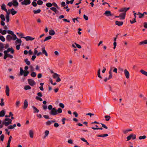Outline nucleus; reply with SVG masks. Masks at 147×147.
Wrapping results in <instances>:
<instances>
[{
    "label": "nucleus",
    "mask_w": 147,
    "mask_h": 147,
    "mask_svg": "<svg viewBox=\"0 0 147 147\" xmlns=\"http://www.w3.org/2000/svg\"><path fill=\"white\" fill-rule=\"evenodd\" d=\"M12 121L11 119L6 118L3 121V124H4L5 126H8L11 123Z\"/></svg>",
    "instance_id": "nucleus-1"
},
{
    "label": "nucleus",
    "mask_w": 147,
    "mask_h": 147,
    "mask_svg": "<svg viewBox=\"0 0 147 147\" xmlns=\"http://www.w3.org/2000/svg\"><path fill=\"white\" fill-rule=\"evenodd\" d=\"M29 72L28 71H24L21 67L20 68V74L21 75H23V74L24 73V77H26L29 74Z\"/></svg>",
    "instance_id": "nucleus-2"
},
{
    "label": "nucleus",
    "mask_w": 147,
    "mask_h": 147,
    "mask_svg": "<svg viewBox=\"0 0 147 147\" xmlns=\"http://www.w3.org/2000/svg\"><path fill=\"white\" fill-rule=\"evenodd\" d=\"M136 135L132 134H130L129 136H127L126 138L127 141L129 140L132 139L133 140H134L136 138Z\"/></svg>",
    "instance_id": "nucleus-3"
},
{
    "label": "nucleus",
    "mask_w": 147,
    "mask_h": 147,
    "mask_svg": "<svg viewBox=\"0 0 147 147\" xmlns=\"http://www.w3.org/2000/svg\"><path fill=\"white\" fill-rule=\"evenodd\" d=\"M59 76L60 75H59L56 73H54L53 75V77L54 78H57L56 80V81L57 82H59L61 81V80L59 77Z\"/></svg>",
    "instance_id": "nucleus-4"
},
{
    "label": "nucleus",
    "mask_w": 147,
    "mask_h": 147,
    "mask_svg": "<svg viewBox=\"0 0 147 147\" xmlns=\"http://www.w3.org/2000/svg\"><path fill=\"white\" fill-rule=\"evenodd\" d=\"M124 74L127 79H129L130 77V74L128 71L126 69H125L123 70Z\"/></svg>",
    "instance_id": "nucleus-5"
},
{
    "label": "nucleus",
    "mask_w": 147,
    "mask_h": 147,
    "mask_svg": "<svg viewBox=\"0 0 147 147\" xmlns=\"http://www.w3.org/2000/svg\"><path fill=\"white\" fill-rule=\"evenodd\" d=\"M50 114L53 115H55L58 114V113L56 109L54 108L51 110Z\"/></svg>",
    "instance_id": "nucleus-6"
},
{
    "label": "nucleus",
    "mask_w": 147,
    "mask_h": 147,
    "mask_svg": "<svg viewBox=\"0 0 147 147\" xmlns=\"http://www.w3.org/2000/svg\"><path fill=\"white\" fill-rule=\"evenodd\" d=\"M28 84L31 86H33L36 84L35 82L32 79H28Z\"/></svg>",
    "instance_id": "nucleus-7"
},
{
    "label": "nucleus",
    "mask_w": 147,
    "mask_h": 147,
    "mask_svg": "<svg viewBox=\"0 0 147 147\" xmlns=\"http://www.w3.org/2000/svg\"><path fill=\"white\" fill-rule=\"evenodd\" d=\"M126 15L125 13H121L119 16H115V18H120V20L124 19L125 18V17Z\"/></svg>",
    "instance_id": "nucleus-8"
},
{
    "label": "nucleus",
    "mask_w": 147,
    "mask_h": 147,
    "mask_svg": "<svg viewBox=\"0 0 147 147\" xmlns=\"http://www.w3.org/2000/svg\"><path fill=\"white\" fill-rule=\"evenodd\" d=\"M31 3L30 0H24L21 3L22 5H27L30 4Z\"/></svg>",
    "instance_id": "nucleus-9"
},
{
    "label": "nucleus",
    "mask_w": 147,
    "mask_h": 147,
    "mask_svg": "<svg viewBox=\"0 0 147 147\" xmlns=\"http://www.w3.org/2000/svg\"><path fill=\"white\" fill-rule=\"evenodd\" d=\"M129 9V7L126 8L125 7L122 8L120 9L119 11L120 12H124L126 13V12Z\"/></svg>",
    "instance_id": "nucleus-10"
},
{
    "label": "nucleus",
    "mask_w": 147,
    "mask_h": 147,
    "mask_svg": "<svg viewBox=\"0 0 147 147\" xmlns=\"http://www.w3.org/2000/svg\"><path fill=\"white\" fill-rule=\"evenodd\" d=\"M24 38L25 39L26 41H28L29 40H32L35 39L34 38H32V37L30 36H27L24 37Z\"/></svg>",
    "instance_id": "nucleus-11"
},
{
    "label": "nucleus",
    "mask_w": 147,
    "mask_h": 147,
    "mask_svg": "<svg viewBox=\"0 0 147 147\" xmlns=\"http://www.w3.org/2000/svg\"><path fill=\"white\" fill-rule=\"evenodd\" d=\"M49 133V131L47 130L45 131L44 132L45 135L43 137V138L44 139H45L46 138V137L48 136Z\"/></svg>",
    "instance_id": "nucleus-12"
},
{
    "label": "nucleus",
    "mask_w": 147,
    "mask_h": 147,
    "mask_svg": "<svg viewBox=\"0 0 147 147\" xmlns=\"http://www.w3.org/2000/svg\"><path fill=\"white\" fill-rule=\"evenodd\" d=\"M104 14L105 15L107 16H112L111 12L110 11L108 10L106 11Z\"/></svg>",
    "instance_id": "nucleus-13"
},
{
    "label": "nucleus",
    "mask_w": 147,
    "mask_h": 147,
    "mask_svg": "<svg viewBox=\"0 0 147 147\" xmlns=\"http://www.w3.org/2000/svg\"><path fill=\"white\" fill-rule=\"evenodd\" d=\"M8 11H10L12 15H14L17 13V11H15L14 9L12 8L11 9H9L8 10Z\"/></svg>",
    "instance_id": "nucleus-14"
},
{
    "label": "nucleus",
    "mask_w": 147,
    "mask_h": 147,
    "mask_svg": "<svg viewBox=\"0 0 147 147\" xmlns=\"http://www.w3.org/2000/svg\"><path fill=\"white\" fill-rule=\"evenodd\" d=\"M10 12H8L7 13V14L5 16V18L6 20V21L7 23L9 21V14Z\"/></svg>",
    "instance_id": "nucleus-15"
},
{
    "label": "nucleus",
    "mask_w": 147,
    "mask_h": 147,
    "mask_svg": "<svg viewBox=\"0 0 147 147\" xmlns=\"http://www.w3.org/2000/svg\"><path fill=\"white\" fill-rule=\"evenodd\" d=\"M9 88L8 86L7 85L6 86V90H5V92L6 93V95L7 96H9Z\"/></svg>",
    "instance_id": "nucleus-16"
},
{
    "label": "nucleus",
    "mask_w": 147,
    "mask_h": 147,
    "mask_svg": "<svg viewBox=\"0 0 147 147\" xmlns=\"http://www.w3.org/2000/svg\"><path fill=\"white\" fill-rule=\"evenodd\" d=\"M140 72L142 74L147 77V72L144 70L143 69H141L140 71Z\"/></svg>",
    "instance_id": "nucleus-17"
},
{
    "label": "nucleus",
    "mask_w": 147,
    "mask_h": 147,
    "mask_svg": "<svg viewBox=\"0 0 147 147\" xmlns=\"http://www.w3.org/2000/svg\"><path fill=\"white\" fill-rule=\"evenodd\" d=\"M29 134L30 137L31 138H33L34 137V132L32 130H30L29 131Z\"/></svg>",
    "instance_id": "nucleus-18"
},
{
    "label": "nucleus",
    "mask_w": 147,
    "mask_h": 147,
    "mask_svg": "<svg viewBox=\"0 0 147 147\" xmlns=\"http://www.w3.org/2000/svg\"><path fill=\"white\" fill-rule=\"evenodd\" d=\"M1 9L2 10H4L6 13L8 12L7 9L5 8V5L4 4H3L1 6Z\"/></svg>",
    "instance_id": "nucleus-19"
},
{
    "label": "nucleus",
    "mask_w": 147,
    "mask_h": 147,
    "mask_svg": "<svg viewBox=\"0 0 147 147\" xmlns=\"http://www.w3.org/2000/svg\"><path fill=\"white\" fill-rule=\"evenodd\" d=\"M115 24L118 26H121L123 24V22L116 21H115Z\"/></svg>",
    "instance_id": "nucleus-20"
},
{
    "label": "nucleus",
    "mask_w": 147,
    "mask_h": 147,
    "mask_svg": "<svg viewBox=\"0 0 147 147\" xmlns=\"http://www.w3.org/2000/svg\"><path fill=\"white\" fill-rule=\"evenodd\" d=\"M55 122V121H49L46 122V124L47 125H50L51 123Z\"/></svg>",
    "instance_id": "nucleus-21"
},
{
    "label": "nucleus",
    "mask_w": 147,
    "mask_h": 147,
    "mask_svg": "<svg viewBox=\"0 0 147 147\" xmlns=\"http://www.w3.org/2000/svg\"><path fill=\"white\" fill-rule=\"evenodd\" d=\"M146 44H147V40H146L142 41L140 42L139 43L140 45Z\"/></svg>",
    "instance_id": "nucleus-22"
},
{
    "label": "nucleus",
    "mask_w": 147,
    "mask_h": 147,
    "mask_svg": "<svg viewBox=\"0 0 147 147\" xmlns=\"http://www.w3.org/2000/svg\"><path fill=\"white\" fill-rule=\"evenodd\" d=\"M42 53H44L45 55H46V56H47L48 54L47 51L45 50V48L44 47L42 48Z\"/></svg>",
    "instance_id": "nucleus-23"
},
{
    "label": "nucleus",
    "mask_w": 147,
    "mask_h": 147,
    "mask_svg": "<svg viewBox=\"0 0 147 147\" xmlns=\"http://www.w3.org/2000/svg\"><path fill=\"white\" fill-rule=\"evenodd\" d=\"M8 52H9L10 51H11V54H13L14 53V50L12 48H8L7 50H6Z\"/></svg>",
    "instance_id": "nucleus-24"
},
{
    "label": "nucleus",
    "mask_w": 147,
    "mask_h": 147,
    "mask_svg": "<svg viewBox=\"0 0 147 147\" xmlns=\"http://www.w3.org/2000/svg\"><path fill=\"white\" fill-rule=\"evenodd\" d=\"M132 131V130L130 129H125V130H124L123 131V132L124 134H127L130 131Z\"/></svg>",
    "instance_id": "nucleus-25"
},
{
    "label": "nucleus",
    "mask_w": 147,
    "mask_h": 147,
    "mask_svg": "<svg viewBox=\"0 0 147 147\" xmlns=\"http://www.w3.org/2000/svg\"><path fill=\"white\" fill-rule=\"evenodd\" d=\"M49 34L51 35H54L55 34V32L53 30H50Z\"/></svg>",
    "instance_id": "nucleus-26"
},
{
    "label": "nucleus",
    "mask_w": 147,
    "mask_h": 147,
    "mask_svg": "<svg viewBox=\"0 0 147 147\" xmlns=\"http://www.w3.org/2000/svg\"><path fill=\"white\" fill-rule=\"evenodd\" d=\"M32 107L34 110V113H38L39 112V110L38 109H37L35 107L33 106H32Z\"/></svg>",
    "instance_id": "nucleus-27"
},
{
    "label": "nucleus",
    "mask_w": 147,
    "mask_h": 147,
    "mask_svg": "<svg viewBox=\"0 0 147 147\" xmlns=\"http://www.w3.org/2000/svg\"><path fill=\"white\" fill-rule=\"evenodd\" d=\"M12 38V37L10 35H8L7 36L6 39L8 41H10Z\"/></svg>",
    "instance_id": "nucleus-28"
},
{
    "label": "nucleus",
    "mask_w": 147,
    "mask_h": 147,
    "mask_svg": "<svg viewBox=\"0 0 147 147\" xmlns=\"http://www.w3.org/2000/svg\"><path fill=\"white\" fill-rule=\"evenodd\" d=\"M5 114V111L4 110H2L0 112V117H3Z\"/></svg>",
    "instance_id": "nucleus-29"
},
{
    "label": "nucleus",
    "mask_w": 147,
    "mask_h": 147,
    "mask_svg": "<svg viewBox=\"0 0 147 147\" xmlns=\"http://www.w3.org/2000/svg\"><path fill=\"white\" fill-rule=\"evenodd\" d=\"M137 15L139 16V18H142L144 16V14L140 12H138L137 14Z\"/></svg>",
    "instance_id": "nucleus-30"
},
{
    "label": "nucleus",
    "mask_w": 147,
    "mask_h": 147,
    "mask_svg": "<svg viewBox=\"0 0 147 147\" xmlns=\"http://www.w3.org/2000/svg\"><path fill=\"white\" fill-rule=\"evenodd\" d=\"M22 40L20 39H19L17 38L15 42V43L16 44L19 43L20 45H21V44L22 43Z\"/></svg>",
    "instance_id": "nucleus-31"
},
{
    "label": "nucleus",
    "mask_w": 147,
    "mask_h": 147,
    "mask_svg": "<svg viewBox=\"0 0 147 147\" xmlns=\"http://www.w3.org/2000/svg\"><path fill=\"white\" fill-rule=\"evenodd\" d=\"M52 38V37L51 36H49L45 38V39L44 40V42H45L47 41V40H50Z\"/></svg>",
    "instance_id": "nucleus-32"
},
{
    "label": "nucleus",
    "mask_w": 147,
    "mask_h": 147,
    "mask_svg": "<svg viewBox=\"0 0 147 147\" xmlns=\"http://www.w3.org/2000/svg\"><path fill=\"white\" fill-rule=\"evenodd\" d=\"M24 61L28 65H30V61L28 60V59L26 58L24 59Z\"/></svg>",
    "instance_id": "nucleus-33"
},
{
    "label": "nucleus",
    "mask_w": 147,
    "mask_h": 147,
    "mask_svg": "<svg viewBox=\"0 0 147 147\" xmlns=\"http://www.w3.org/2000/svg\"><path fill=\"white\" fill-rule=\"evenodd\" d=\"M28 106L27 102H24V109H26Z\"/></svg>",
    "instance_id": "nucleus-34"
},
{
    "label": "nucleus",
    "mask_w": 147,
    "mask_h": 147,
    "mask_svg": "<svg viewBox=\"0 0 147 147\" xmlns=\"http://www.w3.org/2000/svg\"><path fill=\"white\" fill-rule=\"evenodd\" d=\"M105 120L108 121L110 120L111 117L109 115H106L105 116Z\"/></svg>",
    "instance_id": "nucleus-35"
},
{
    "label": "nucleus",
    "mask_w": 147,
    "mask_h": 147,
    "mask_svg": "<svg viewBox=\"0 0 147 147\" xmlns=\"http://www.w3.org/2000/svg\"><path fill=\"white\" fill-rule=\"evenodd\" d=\"M100 69H98V72H97V75H98V77L99 78H100L101 79H102V78L100 75Z\"/></svg>",
    "instance_id": "nucleus-36"
},
{
    "label": "nucleus",
    "mask_w": 147,
    "mask_h": 147,
    "mask_svg": "<svg viewBox=\"0 0 147 147\" xmlns=\"http://www.w3.org/2000/svg\"><path fill=\"white\" fill-rule=\"evenodd\" d=\"M24 89L26 90H29L31 89V87L29 85H26L24 86Z\"/></svg>",
    "instance_id": "nucleus-37"
},
{
    "label": "nucleus",
    "mask_w": 147,
    "mask_h": 147,
    "mask_svg": "<svg viewBox=\"0 0 147 147\" xmlns=\"http://www.w3.org/2000/svg\"><path fill=\"white\" fill-rule=\"evenodd\" d=\"M41 11L40 9H38L37 10H34L33 12L34 14H36L40 13Z\"/></svg>",
    "instance_id": "nucleus-38"
},
{
    "label": "nucleus",
    "mask_w": 147,
    "mask_h": 147,
    "mask_svg": "<svg viewBox=\"0 0 147 147\" xmlns=\"http://www.w3.org/2000/svg\"><path fill=\"white\" fill-rule=\"evenodd\" d=\"M0 18L3 21H5V19L4 15L3 14H1L0 15Z\"/></svg>",
    "instance_id": "nucleus-39"
},
{
    "label": "nucleus",
    "mask_w": 147,
    "mask_h": 147,
    "mask_svg": "<svg viewBox=\"0 0 147 147\" xmlns=\"http://www.w3.org/2000/svg\"><path fill=\"white\" fill-rule=\"evenodd\" d=\"M46 6L48 7H51L52 6L53 4L50 3H48L46 4Z\"/></svg>",
    "instance_id": "nucleus-40"
},
{
    "label": "nucleus",
    "mask_w": 147,
    "mask_h": 147,
    "mask_svg": "<svg viewBox=\"0 0 147 147\" xmlns=\"http://www.w3.org/2000/svg\"><path fill=\"white\" fill-rule=\"evenodd\" d=\"M80 139L82 141L86 142V144L87 145H88L89 144V143H88V142H87V141L84 138H80Z\"/></svg>",
    "instance_id": "nucleus-41"
},
{
    "label": "nucleus",
    "mask_w": 147,
    "mask_h": 147,
    "mask_svg": "<svg viewBox=\"0 0 147 147\" xmlns=\"http://www.w3.org/2000/svg\"><path fill=\"white\" fill-rule=\"evenodd\" d=\"M12 138V137L11 136H10L9 137V139L7 144H10V143H11V141Z\"/></svg>",
    "instance_id": "nucleus-42"
},
{
    "label": "nucleus",
    "mask_w": 147,
    "mask_h": 147,
    "mask_svg": "<svg viewBox=\"0 0 147 147\" xmlns=\"http://www.w3.org/2000/svg\"><path fill=\"white\" fill-rule=\"evenodd\" d=\"M4 48V45L3 43H0V51L2 50Z\"/></svg>",
    "instance_id": "nucleus-43"
},
{
    "label": "nucleus",
    "mask_w": 147,
    "mask_h": 147,
    "mask_svg": "<svg viewBox=\"0 0 147 147\" xmlns=\"http://www.w3.org/2000/svg\"><path fill=\"white\" fill-rule=\"evenodd\" d=\"M31 76L32 77H35L36 76V74L34 72H32L31 74Z\"/></svg>",
    "instance_id": "nucleus-44"
},
{
    "label": "nucleus",
    "mask_w": 147,
    "mask_h": 147,
    "mask_svg": "<svg viewBox=\"0 0 147 147\" xmlns=\"http://www.w3.org/2000/svg\"><path fill=\"white\" fill-rule=\"evenodd\" d=\"M0 39L3 42H4L5 40V39L3 36L0 35Z\"/></svg>",
    "instance_id": "nucleus-45"
},
{
    "label": "nucleus",
    "mask_w": 147,
    "mask_h": 147,
    "mask_svg": "<svg viewBox=\"0 0 147 147\" xmlns=\"http://www.w3.org/2000/svg\"><path fill=\"white\" fill-rule=\"evenodd\" d=\"M50 9L52 10L53 11L55 12L56 13V12L57 10L54 7H51L50 8Z\"/></svg>",
    "instance_id": "nucleus-46"
},
{
    "label": "nucleus",
    "mask_w": 147,
    "mask_h": 147,
    "mask_svg": "<svg viewBox=\"0 0 147 147\" xmlns=\"http://www.w3.org/2000/svg\"><path fill=\"white\" fill-rule=\"evenodd\" d=\"M146 138V136H140L139 137V140L144 139Z\"/></svg>",
    "instance_id": "nucleus-47"
},
{
    "label": "nucleus",
    "mask_w": 147,
    "mask_h": 147,
    "mask_svg": "<svg viewBox=\"0 0 147 147\" xmlns=\"http://www.w3.org/2000/svg\"><path fill=\"white\" fill-rule=\"evenodd\" d=\"M36 1H35V0H34L32 3V5L34 7H36L37 5V3L36 2Z\"/></svg>",
    "instance_id": "nucleus-48"
},
{
    "label": "nucleus",
    "mask_w": 147,
    "mask_h": 147,
    "mask_svg": "<svg viewBox=\"0 0 147 147\" xmlns=\"http://www.w3.org/2000/svg\"><path fill=\"white\" fill-rule=\"evenodd\" d=\"M37 3L39 5H41L43 3V1L41 0H38L37 1Z\"/></svg>",
    "instance_id": "nucleus-49"
},
{
    "label": "nucleus",
    "mask_w": 147,
    "mask_h": 147,
    "mask_svg": "<svg viewBox=\"0 0 147 147\" xmlns=\"http://www.w3.org/2000/svg\"><path fill=\"white\" fill-rule=\"evenodd\" d=\"M7 32L9 34H11L12 35H13V32L11 30H8L7 31Z\"/></svg>",
    "instance_id": "nucleus-50"
},
{
    "label": "nucleus",
    "mask_w": 147,
    "mask_h": 147,
    "mask_svg": "<svg viewBox=\"0 0 147 147\" xmlns=\"http://www.w3.org/2000/svg\"><path fill=\"white\" fill-rule=\"evenodd\" d=\"M4 138V135L3 134L1 135L0 136V139L2 141H3Z\"/></svg>",
    "instance_id": "nucleus-51"
},
{
    "label": "nucleus",
    "mask_w": 147,
    "mask_h": 147,
    "mask_svg": "<svg viewBox=\"0 0 147 147\" xmlns=\"http://www.w3.org/2000/svg\"><path fill=\"white\" fill-rule=\"evenodd\" d=\"M12 35L13 36L12 37V39L13 40H16L17 38V37H16V35L15 34H13V35Z\"/></svg>",
    "instance_id": "nucleus-52"
},
{
    "label": "nucleus",
    "mask_w": 147,
    "mask_h": 147,
    "mask_svg": "<svg viewBox=\"0 0 147 147\" xmlns=\"http://www.w3.org/2000/svg\"><path fill=\"white\" fill-rule=\"evenodd\" d=\"M74 44L76 45L77 48L79 49L81 48V46L77 44L75 42Z\"/></svg>",
    "instance_id": "nucleus-53"
},
{
    "label": "nucleus",
    "mask_w": 147,
    "mask_h": 147,
    "mask_svg": "<svg viewBox=\"0 0 147 147\" xmlns=\"http://www.w3.org/2000/svg\"><path fill=\"white\" fill-rule=\"evenodd\" d=\"M57 113H61L62 112V110L60 108H59L57 109Z\"/></svg>",
    "instance_id": "nucleus-54"
},
{
    "label": "nucleus",
    "mask_w": 147,
    "mask_h": 147,
    "mask_svg": "<svg viewBox=\"0 0 147 147\" xmlns=\"http://www.w3.org/2000/svg\"><path fill=\"white\" fill-rule=\"evenodd\" d=\"M7 32V31L6 30H4L3 31H2L1 34L2 35H4Z\"/></svg>",
    "instance_id": "nucleus-55"
},
{
    "label": "nucleus",
    "mask_w": 147,
    "mask_h": 147,
    "mask_svg": "<svg viewBox=\"0 0 147 147\" xmlns=\"http://www.w3.org/2000/svg\"><path fill=\"white\" fill-rule=\"evenodd\" d=\"M36 99L37 100H39L40 101H42V99L40 97H39L38 96H36Z\"/></svg>",
    "instance_id": "nucleus-56"
},
{
    "label": "nucleus",
    "mask_w": 147,
    "mask_h": 147,
    "mask_svg": "<svg viewBox=\"0 0 147 147\" xmlns=\"http://www.w3.org/2000/svg\"><path fill=\"white\" fill-rule=\"evenodd\" d=\"M67 142H68V143L71 144H72L73 143V141L71 139L67 141Z\"/></svg>",
    "instance_id": "nucleus-57"
},
{
    "label": "nucleus",
    "mask_w": 147,
    "mask_h": 147,
    "mask_svg": "<svg viewBox=\"0 0 147 147\" xmlns=\"http://www.w3.org/2000/svg\"><path fill=\"white\" fill-rule=\"evenodd\" d=\"M92 128L94 130H97V129H102V127L99 128H94V127H92Z\"/></svg>",
    "instance_id": "nucleus-58"
},
{
    "label": "nucleus",
    "mask_w": 147,
    "mask_h": 147,
    "mask_svg": "<svg viewBox=\"0 0 147 147\" xmlns=\"http://www.w3.org/2000/svg\"><path fill=\"white\" fill-rule=\"evenodd\" d=\"M59 106L62 108H63L64 107V105L62 103H60L59 104Z\"/></svg>",
    "instance_id": "nucleus-59"
},
{
    "label": "nucleus",
    "mask_w": 147,
    "mask_h": 147,
    "mask_svg": "<svg viewBox=\"0 0 147 147\" xmlns=\"http://www.w3.org/2000/svg\"><path fill=\"white\" fill-rule=\"evenodd\" d=\"M86 115H89L90 116V117H91L92 115H94V114L89 113L86 114Z\"/></svg>",
    "instance_id": "nucleus-60"
},
{
    "label": "nucleus",
    "mask_w": 147,
    "mask_h": 147,
    "mask_svg": "<svg viewBox=\"0 0 147 147\" xmlns=\"http://www.w3.org/2000/svg\"><path fill=\"white\" fill-rule=\"evenodd\" d=\"M101 124L102 125V126L103 128H104L106 129H107V128H108L104 124L102 123H101Z\"/></svg>",
    "instance_id": "nucleus-61"
},
{
    "label": "nucleus",
    "mask_w": 147,
    "mask_h": 147,
    "mask_svg": "<svg viewBox=\"0 0 147 147\" xmlns=\"http://www.w3.org/2000/svg\"><path fill=\"white\" fill-rule=\"evenodd\" d=\"M59 126V124L57 123H55L54 124V126L56 127H58Z\"/></svg>",
    "instance_id": "nucleus-62"
},
{
    "label": "nucleus",
    "mask_w": 147,
    "mask_h": 147,
    "mask_svg": "<svg viewBox=\"0 0 147 147\" xmlns=\"http://www.w3.org/2000/svg\"><path fill=\"white\" fill-rule=\"evenodd\" d=\"M73 114L75 115V117H78V114L76 112H74L73 113Z\"/></svg>",
    "instance_id": "nucleus-63"
},
{
    "label": "nucleus",
    "mask_w": 147,
    "mask_h": 147,
    "mask_svg": "<svg viewBox=\"0 0 147 147\" xmlns=\"http://www.w3.org/2000/svg\"><path fill=\"white\" fill-rule=\"evenodd\" d=\"M144 27L145 28H147V22H144Z\"/></svg>",
    "instance_id": "nucleus-64"
}]
</instances>
